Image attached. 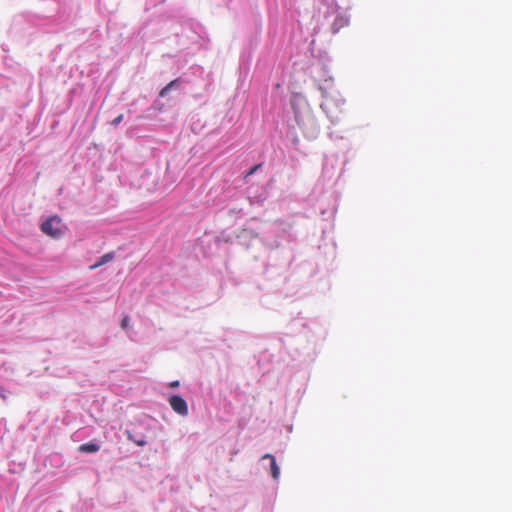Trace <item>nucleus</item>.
<instances>
[{"label":"nucleus","mask_w":512,"mask_h":512,"mask_svg":"<svg viewBox=\"0 0 512 512\" xmlns=\"http://www.w3.org/2000/svg\"><path fill=\"white\" fill-rule=\"evenodd\" d=\"M0 397L5 399L6 398V395L4 393V390L2 388H0Z\"/></svg>","instance_id":"ddd939ff"},{"label":"nucleus","mask_w":512,"mask_h":512,"mask_svg":"<svg viewBox=\"0 0 512 512\" xmlns=\"http://www.w3.org/2000/svg\"><path fill=\"white\" fill-rule=\"evenodd\" d=\"M260 166H261L260 164H257L254 167H252L250 169V171L247 173V176H250V175L254 174L260 168Z\"/></svg>","instance_id":"1a4fd4ad"},{"label":"nucleus","mask_w":512,"mask_h":512,"mask_svg":"<svg viewBox=\"0 0 512 512\" xmlns=\"http://www.w3.org/2000/svg\"><path fill=\"white\" fill-rule=\"evenodd\" d=\"M66 227L62 219L58 216H52L41 224V231L54 239L61 238L65 233Z\"/></svg>","instance_id":"f257e3e1"},{"label":"nucleus","mask_w":512,"mask_h":512,"mask_svg":"<svg viewBox=\"0 0 512 512\" xmlns=\"http://www.w3.org/2000/svg\"><path fill=\"white\" fill-rule=\"evenodd\" d=\"M114 256H115L114 252H109V253L104 254L103 256H101V258H100V260L98 262H96L95 264L90 266V269L94 270V269L99 268L100 266H102V265L110 262L111 260H113Z\"/></svg>","instance_id":"20e7f679"},{"label":"nucleus","mask_w":512,"mask_h":512,"mask_svg":"<svg viewBox=\"0 0 512 512\" xmlns=\"http://www.w3.org/2000/svg\"><path fill=\"white\" fill-rule=\"evenodd\" d=\"M263 459H269L270 462H271V467H270V470H271V475L272 477L277 480L279 478V475H280V469L276 463V459L273 455L271 454H265L263 457Z\"/></svg>","instance_id":"7ed1b4c3"},{"label":"nucleus","mask_w":512,"mask_h":512,"mask_svg":"<svg viewBox=\"0 0 512 512\" xmlns=\"http://www.w3.org/2000/svg\"><path fill=\"white\" fill-rule=\"evenodd\" d=\"M171 408L179 415L186 416L188 414V406L184 398L179 395H173L169 398Z\"/></svg>","instance_id":"f03ea898"},{"label":"nucleus","mask_w":512,"mask_h":512,"mask_svg":"<svg viewBox=\"0 0 512 512\" xmlns=\"http://www.w3.org/2000/svg\"><path fill=\"white\" fill-rule=\"evenodd\" d=\"M135 443L138 445V446H144L146 444V441L144 440H139V441H135Z\"/></svg>","instance_id":"f8f14e48"},{"label":"nucleus","mask_w":512,"mask_h":512,"mask_svg":"<svg viewBox=\"0 0 512 512\" xmlns=\"http://www.w3.org/2000/svg\"><path fill=\"white\" fill-rule=\"evenodd\" d=\"M79 451L83 453H95L99 451V445L95 443H85L79 446Z\"/></svg>","instance_id":"39448f33"},{"label":"nucleus","mask_w":512,"mask_h":512,"mask_svg":"<svg viewBox=\"0 0 512 512\" xmlns=\"http://www.w3.org/2000/svg\"><path fill=\"white\" fill-rule=\"evenodd\" d=\"M179 83V79H174L173 81H171L170 83H168L165 87H163L159 93V96L160 97H165L169 91L174 88L175 86H177Z\"/></svg>","instance_id":"423d86ee"},{"label":"nucleus","mask_w":512,"mask_h":512,"mask_svg":"<svg viewBox=\"0 0 512 512\" xmlns=\"http://www.w3.org/2000/svg\"><path fill=\"white\" fill-rule=\"evenodd\" d=\"M178 386H179V381L178 380L173 381V382L170 383V387H172V388H175V387H178Z\"/></svg>","instance_id":"9b49d317"},{"label":"nucleus","mask_w":512,"mask_h":512,"mask_svg":"<svg viewBox=\"0 0 512 512\" xmlns=\"http://www.w3.org/2000/svg\"><path fill=\"white\" fill-rule=\"evenodd\" d=\"M122 120H123V115L120 114L111 122V125L117 126L122 122Z\"/></svg>","instance_id":"6e6552de"},{"label":"nucleus","mask_w":512,"mask_h":512,"mask_svg":"<svg viewBox=\"0 0 512 512\" xmlns=\"http://www.w3.org/2000/svg\"><path fill=\"white\" fill-rule=\"evenodd\" d=\"M127 437L129 440L133 441L135 443V441H139L138 438H134L133 435L131 434V432L127 431Z\"/></svg>","instance_id":"9d476101"},{"label":"nucleus","mask_w":512,"mask_h":512,"mask_svg":"<svg viewBox=\"0 0 512 512\" xmlns=\"http://www.w3.org/2000/svg\"><path fill=\"white\" fill-rule=\"evenodd\" d=\"M129 323H130V318L129 316H125L122 321H121V327L123 329H127L129 327Z\"/></svg>","instance_id":"0eeeda50"}]
</instances>
